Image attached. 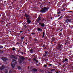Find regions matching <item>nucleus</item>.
I'll use <instances>...</instances> for the list:
<instances>
[{
  "instance_id": "f257e3e1",
  "label": "nucleus",
  "mask_w": 73,
  "mask_h": 73,
  "mask_svg": "<svg viewBox=\"0 0 73 73\" xmlns=\"http://www.w3.org/2000/svg\"><path fill=\"white\" fill-rule=\"evenodd\" d=\"M49 9V7H44L42 9V10L40 11L42 13H45L46 12H47L48 11V9Z\"/></svg>"
},
{
  "instance_id": "f03ea898",
  "label": "nucleus",
  "mask_w": 73,
  "mask_h": 73,
  "mask_svg": "<svg viewBox=\"0 0 73 73\" xmlns=\"http://www.w3.org/2000/svg\"><path fill=\"white\" fill-rule=\"evenodd\" d=\"M17 62L15 60L13 59L12 60V62L11 64V66L12 68H15V65L17 64Z\"/></svg>"
},
{
  "instance_id": "7ed1b4c3",
  "label": "nucleus",
  "mask_w": 73,
  "mask_h": 73,
  "mask_svg": "<svg viewBox=\"0 0 73 73\" xmlns=\"http://www.w3.org/2000/svg\"><path fill=\"white\" fill-rule=\"evenodd\" d=\"M20 59L19 60V63H21L24 60H25V58L23 56H21L20 57Z\"/></svg>"
},
{
  "instance_id": "20e7f679",
  "label": "nucleus",
  "mask_w": 73,
  "mask_h": 73,
  "mask_svg": "<svg viewBox=\"0 0 73 73\" xmlns=\"http://www.w3.org/2000/svg\"><path fill=\"white\" fill-rule=\"evenodd\" d=\"M62 45L61 44H58L57 45V46L56 47V49H60L61 50V46Z\"/></svg>"
},
{
  "instance_id": "39448f33",
  "label": "nucleus",
  "mask_w": 73,
  "mask_h": 73,
  "mask_svg": "<svg viewBox=\"0 0 73 73\" xmlns=\"http://www.w3.org/2000/svg\"><path fill=\"white\" fill-rule=\"evenodd\" d=\"M70 21H71V19H70L65 20V21L67 23H70Z\"/></svg>"
},
{
  "instance_id": "423d86ee",
  "label": "nucleus",
  "mask_w": 73,
  "mask_h": 73,
  "mask_svg": "<svg viewBox=\"0 0 73 73\" xmlns=\"http://www.w3.org/2000/svg\"><path fill=\"white\" fill-rule=\"evenodd\" d=\"M5 66L4 65H2L0 69L1 70H3L4 68H5Z\"/></svg>"
},
{
  "instance_id": "0eeeda50",
  "label": "nucleus",
  "mask_w": 73,
  "mask_h": 73,
  "mask_svg": "<svg viewBox=\"0 0 73 73\" xmlns=\"http://www.w3.org/2000/svg\"><path fill=\"white\" fill-rule=\"evenodd\" d=\"M11 56L12 58H15V59H17V58L14 55H11Z\"/></svg>"
},
{
  "instance_id": "6e6552de",
  "label": "nucleus",
  "mask_w": 73,
  "mask_h": 73,
  "mask_svg": "<svg viewBox=\"0 0 73 73\" xmlns=\"http://www.w3.org/2000/svg\"><path fill=\"white\" fill-rule=\"evenodd\" d=\"M1 59L3 60V61H5V60H7V58H2Z\"/></svg>"
},
{
  "instance_id": "1a4fd4ad",
  "label": "nucleus",
  "mask_w": 73,
  "mask_h": 73,
  "mask_svg": "<svg viewBox=\"0 0 73 73\" xmlns=\"http://www.w3.org/2000/svg\"><path fill=\"white\" fill-rule=\"evenodd\" d=\"M40 20H41V17H39L36 20V21H37V22H38V21H39Z\"/></svg>"
},
{
  "instance_id": "9d476101",
  "label": "nucleus",
  "mask_w": 73,
  "mask_h": 73,
  "mask_svg": "<svg viewBox=\"0 0 73 73\" xmlns=\"http://www.w3.org/2000/svg\"><path fill=\"white\" fill-rule=\"evenodd\" d=\"M25 15L27 18V17H29V15L27 14V13L25 14Z\"/></svg>"
},
{
  "instance_id": "9b49d317",
  "label": "nucleus",
  "mask_w": 73,
  "mask_h": 73,
  "mask_svg": "<svg viewBox=\"0 0 73 73\" xmlns=\"http://www.w3.org/2000/svg\"><path fill=\"white\" fill-rule=\"evenodd\" d=\"M27 23H30L31 22V21H30L29 20V19L27 18Z\"/></svg>"
},
{
  "instance_id": "f8f14e48",
  "label": "nucleus",
  "mask_w": 73,
  "mask_h": 73,
  "mask_svg": "<svg viewBox=\"0 0 73 73\" xmlns=\"http://www.w3.org/2000/svg\"><path fill=\"white\" fill-rule=\"evenodd\" d=\"M38 31H41V32H42V30L40 28H38Z\"/></svg>"
},
{
  "instance_id": "ddd939ff",
  "label": "nucleus",
  "mask_w": 73,
  "mask_h": 73,
  "mask_svg": "<svg viewBox=\"0 0 73 73\" xmlns=\"http://www.w3.org/2000/svg\"><path fill=\"white\" fill-rule=\"evenodd\" d=\"M41 27H44L45 26V24H44V23H42L41 24Z\"/></svg>"
},
{
  "instance_id": "4468645a",
  "label": "nucleus",
  "mask_w": 73,
  "mask_h": 73,
  "mask_svg": "<svg viewBox=\"0 0 73 73\" xmlns=\"http://www.w3.org/2000/svg\"><path fill=\"white\" fill-rule=\"evenodd\" d=\"M33 70H34V71H35V72H37V70H37V69L34 68L33 69Z\"/></svg>"
},
{
  "instance_id": "2eb2a0df",
  "label": "nucleus",
  "mask_w": 73,
  "mask_h": 73,
  "mask_svg": "<svg viewBox=\"0 0 73 73\" xmlns=\"http://www.w3.org/2000/svg\"><path fill=\"white\" fill-rule=\"evenodd\" d=\"M8 73V70H5V73Z\"/></svg>"
},
{
  "instance_id": "dca6fc26",
  "label": "nucleus",
  "mask_w": 73,
  "mask_h": 73,
  "mask_svg": "<svg viewBox=\"0 0 73 73\" xmlns=\"http://www.w3.org/2000/svg\"><path fill=\"white\" fill-rule=\"evenodd\" d=\"M4 48V47L3 46H0V49H1L2 48Z\"/></svg>"
},
{
  "instance_id": "f3484780",
  "label": "nucleus",
  "mask_w": 73,
  "mask_h": 73,
  "mask_svg": "<svg viewBox=\"0 0 73 73\" xmlns=\"http://www.w3.org/2000/svg\"><path fill=\"white\" fill-rule=\"evenodd\" d=\"M52 41H54L55 40L54 38L53 37V38H52Z\"/></svg>"
},
{
  "instance_id": "a211bd4d",
  "label": "nucleus",
  "mask_w": 73,
  "mask_h": 73,
  "mask_svg": "<svg viewBox=\"0 0 73 73\" xmlns=\"http://www.w3.org/2000/svg\"><path fill=\"white\" fill-rule=\"evenodd\" d=\"M30 51L31 52H33V49H31V50H30Z\"/></svg>"
},
{
  "instance_id": "6ab92c4d",
  "label": "nucleus",
  "mask_w": 73,
  "mask_h": 73,
  "mask_svg": "<svg viewBox=\"0 0 73 73\" xmlns=\"http://www.w3.org/2000/svg\"><path fill=\"white\" fill-rule=\"evenodd\" d=\"M12 70H11L9 71V73H12Z\"/></svg>"
},
{
  "instance_id": "aec40b11",
  "label": "nucleus",
  "mask_w": 73,
  "mask_h": 73,
  "mask_svg": "<svg viewBox=\"0 0 73 73\" xmlns=\"http://www.w3.org/2000/svg\"><path fill=\"white\" fill-rule=\"evenodd\" d=\"M24 37H21V39L22 40H23V39H24Z\"/></svg>"
},
{
  "instance_id": "412c9836",
  "label": "nucleus",
  "mask_w": 73,
  "mask_h": 73,
  "mask_svg": "<svg viewBox=\"0 0 73 73\" xmlns=\"http://www.w3.org/2000/svg\"><path fill=\"white\" fill-rule=\"evenodd\" d=\"M18 68V69H21V67L20 66H19Z\"/></svg>"
},
{
  "instance_id": "4be33fe9",
  "label": "nucleus",
  "mask_w": 73,
  "mask_h": 73,
  "mask_svg": "<svg viewBox=\"0 0 73 73\" xmlns=\"http://www.w3.org/2000/svg\"><path fill=\"white\" fill-rule=\"evenodd\" d=\"M44 54H45V55H44V56H46V54H47V52H45L44 53Z\"/></svg>"
},
{
  "instance_id": "5701e85b",
  "label": "nucleus",
  "mask_w": 73,
  "mask_h": 73,
  "mask_svg": "<svg viewBox=\"0 0 73 73\" xmlns=\"http://www.w3.org/2000/svg\"><path fill=\"white\" fill-rule=\"evenodd\" d=\"M62 16H61L59 18H58V20H60V19H61V18H62Z\"/></svg>"
},
{
  "instance_id": "b1692460",
  "label": "nucleus",
  "mask_w": 73,
  "mask_h": 73,
  "mask_svg": "<svg viewBox=\"0 0 73 73\" xmlns=\"http://www.w3.org/2000/svg\"><path fill=\"white\" fill-rule=\"evenodd\" d=\"M65 61H68V59L65 58Z\"/></svg>"
},
{
  "instance_id": "393cba45",
  "label": "nucleus",
  "mask_w": 73,
  "mask_h": 73,
  "mask_svg": "<svg viewBox=\"0 0 73 73\" xmlns=\"http://www.w3.org/2000/svg\"><path fill=\"white\" fill-rule=\"evenodd\" d=\"M62 35V34H61V33H59V35L60 36H61Z\"/></svg>"
},
{
  "instance_id": "a878e982",
  "label": "nucleus",
  "mask_w": 73,
  "mask_h": 73,
  "mask_svg": "<svg viewBox=\"0 0 73 73\" xmlns=\"http://www.w3.org/2000/svg\"><path fill=\"white\" fill-rule=\"evenodd\" d=\"M0 52H1V53H3V51L2 50H0Z\"/></svg>"
},
{
  "instance_id": "bb28decb",
  "label": "nucleus",
  "mask_w": 73,
  "mask_h": 73,
  "mask_svg": "<svg viewBox=\"0 0 73 73\" xmlns=\"http://www.w3.org/2000/svg\"><path fill=\"white\" fill-rule=\"evenodd\" d=\"M34 60H35V61L36 62H38V61L36 60L35 59H34Z\"/></svg>"
},
{
  "instance_id": "cd10ccee",
  "label": "nucleus",
  "mask_w": 73,
  "mask_h": 73,
  "mask_svg": "<svg viewBox=\"0 0 73 73\" xmlns=\"http://www.w3.org/2000/svg\"><path fill=\"white\" fill-rule=\"evenodd\" d=\"M44 60L45 61H48V59H45Z\"/></svg>"
},
{
  "instance_id": "c85d7f7f",
  "label": "nucleus",
  "mask_w": 73,
  "mask_h": 73,
  "mask_svg": "<svg viewBox=\"0 0 73 73\" xmlns=\"http://www.w3.org/2000/svg\"><path fill=\"white\" fill-rule=\"evenodd\" d=\"M13 50H15V48H13Z\"/></svg>"
},
{
  "instance_id": "c756f323",
  "label": "nucleus",
  "mask_w": 73,
  "mask_h": 73,
  "mask_svg": "<svg viewBox=\"0 0 73 73\" xmlns=\"http://www.w3.org/2000/svg\"><path fill=\"white\" fill-rule=\"evenodd\" d=\"M43 35H45V32H43Z\"/></svg>"
},
{
  "instance_id": "7c9ffc66",
  "label": "nucleus",
  "mask_w": 73,
  "mask_h": 73,
  "mask_svg": "<svg viewBox=\"0 0 73 73\" xmlns=\"http://www.w3.org/2000/svg\"><path fill=\"white\" fill-rule=\"evenodd\" d=\"M48 65L49 66H52V64H49Z\"/></svg>"
},
{
  "instance_id": "2f4dec72",
  "label": "nucleus",
  "mask_w": 73,
  "mask_h": 73,
  "mask_svg": "<svg viewBox=\"0 0 73 73\" xmlns=\"http://www.w3.org/2000/svg\"><path fill=\"white\" fill-rule=\"evenodd\" d=\"M24 27H25V28H27V26H26V25H24Z\"/></svg>"
},
{
  "instance_id": "473e14b6",
  "label": "nucleus",
  "mask_w": 73,
  "mask_h": 73,
  "mask_svg": "<svg viewBox=\"0 0 73 73\" xmlns=\"http://www.w3.org/2000/svg\"><path fill=\"white\" fill-rule=\"evenodd\" d=\"M69 16H66V17H67V18H68L69 19V18H70V17H69Z\"/></svg>"
},
{
  "instance_id": "72a5a7b5",
  "label": "nucleus",
  "mask_w": 73,
  "mask_h": 73,
  "mask_svg": "<svg viewBox=\"0 0 73 73\" xmlns=\"http://www.w3.org/2000/svg\"><path fill=\"white\" fill-rule=\"evenodd\" d=\"M44 66L45 67H47V66L46 65H44Z\"/></svg>"
},
{
  "instance_id": "f704fd0d",
  "label": "nucleus",
  "mask_w": 73,
  "mask_h": 73,
  "mask_svg": "<svg viewBox=\"0 0 73 73\" xmlns=\"http://www.w3.org/2000/svg\"><path fill=\"white\" fill-rule=\"evenodd\" d=\"M68 12H72V11H68Z\"/></svg>"
},
{
  "instance_id": "c9c22d12",
  "label": "nucleus",
  "mask_w": 73,
  "mask_h": 73,
  "mask_svg": "<svg viewBox=\"0 0 73 73\" xmlns=\"http://www.w3.org/2000/svg\"><path fill=\"white\" fill-rule=\"evenodd\" d=\"M60 13H61L60 12H58L57 13L58 14H60Z\"/></svg>"
},
{
  "instance_id": "e433bc0d",
  "label": "nucleus",
  "mask_w": 73,
  "mask_h": 73,
  "mask_svg": "<svg viewBox=\"0 0 73 73\" xmlns=\"http://www.w3.org/2000/svg\"><path fill=\"white\" fill-rule=\"evenodd\" d=\"M35 41H37V39H35Z\"/></svg>"
},
{
  "instance_id": "4c0bfd02",
  "label": "nucleus",
  "mask_w": 73,
  "mask_h": 73,
  "mask_svg": "<svg viewBox=\"0 0 73 73\" xmlns=\"http://www.w3.org/2000/svg\"><path fill=\"white\" fill-rule=\"evenodd\" d=\"M55 70V69H53L52 70Z\"/></svg>"
},
{
  "instance_id": "58836bf2",
  "label": "nucleus",
  "mask_w": 73,
  "mask_h": 73,
  "mask_svg": "<svg viewBox=\"0 0 73 73\" xmlns=\"http://www.w3.org/2000/svg\"><path fill=\"white\" fill-rule=\"evenodd\" d=\"M65 66V65L64 64L63 65V67H64Z\"/></svg>"
},
{
  "instance_id": "ea45409f",
  "label": "nucleus",
  "mask_w": 73,
  "mask_h": 73,
  "mask_svg": "<svg viewBox=\"0 0 73 73\" xmlns=\"http://www.w3.org/2000/svg\"><path fill=\"white\" fill-rule=\"evenodd\" d=\"M40 71H41V72H43V71H42V70H40Z\"/></svg>"
},
{
  "instance_id": "a19ab883",
  "label": "nucleus",
  "mask_w": 73,
  "mask_h": 73,
  "mask_svg": "<svg viewBox=\"0 0 73 73\" xmlns=\"http://www.w3.org/2000/svg\"><path fill=\"white\" fill-rule=\"evenodd\" d=\"M23 31H20V33H21V32H23Z\"/></svg>"
},
{
  "instance_id": "79ce46f5",
  "label": "nucleus",
  "mask_w": 73,
  "mask_h": 73,
  "mask_svg": "<svg viewBox=\"0 0 73 73\" xmlns=\"http://www.w3.org/2000/svg\"><path fill=\"white\" fill-rule=\"evenodd\" d=\"M44 35H43V36H42V37H44Z\"/></svg>"
},
{
  "instance_id": "37998d69",
  "label": "nucleus",
  "mask_w": 73,
  "mask_h": 73,
  "mask_svg": "<svg viewBox=\"0 0 73 73\" xmlns=\"http://www.w3.org/2000/svg\"><path fill=\"white\" fill-rule=\"evenodd\" d=\"M62 62H65V61L63 60V61H62Z\"/></svg>"
},
{
  "instance_id": "c03bdc74",
  "label": "nucleus",
  "mask_w": 73,
  "mask_h": 73,
  "mask_svg": "<svg viewBox=\"0 0 73 73\" xmlns=\"http://www.w3.org/2000/svg\"><path fill=\"white\" fill-rule=\"evenodd\" d=\"M56 72V73H58V72Z\"/></svg>"
},
{
  "instance_id": "a18cd8bd",
  "label": "nucleus",
  "mask_w": 73,
  "mask_h": 73,
  "mask_svg": "<svg viewBox=\"0 0 73 73\" xmlns=\"http://www.w3.org/2000/svg\"><path fill=\"white\" fill-rule=\"evenodd\" d=\"M39 25H40V24H41V23H39Z\"/></svg>"
},
{
  "instance_id": "49530a36",
  "label": "nucleus",
  "mask_w": 73,
  "mask_h": 73,
  "mask_svg": "<svg viewBox=\"0 0 73 73\" xmlns=\"http://www.w3.org/2000/svg\"><path fill=\"white\" fill-rule=\"evenodd\" d=\"M63 61H64V62H65V60H64Z\"/></svg>"
},
{
  "instance_id": "de8ad7c7",
  "label": "nucleus",
  "mask_w": 73,
  "mask_h": 73,
  "mask_svg": "<svg viewBox=\"0 0 73 73\" xmlns=\"http://www.w3.org/2000/svg\"><path fill=\"white\" fill-rule=\"evenodd\" d=\"M43 20H45V19H43Z\"/></svg>"
},
{
  "instance_id": "09e8293b",
  "label": "nucleus",
  "mask_w": 73,
  "mask_h": 73,
  "mask_svg": "<svg viewBox=\"0 0 73 73\" xmlns=\"http://www.w3.org/2000/svg\"><path fill=\"white\" fill-rule=\"evenodd\" d=\"M25 44H26V45L27 44V43H25Z\"/></svg>"
},
{
  "instance_id": "8fccbe9b",
  "label": "nucleus",
  "mask_w": 73,
  "mask_h": 73,
  "mask_svg": "<svg viewBox=\"0 0 73 73\" xmlns=\"http://www.w3.org/2000/svg\"><path fill=\"white\" fill-rule=\"evenodd\" d=\"M62 30H60V31H62Z\"/></svg>"
},
{
  "instance_id": "3c124183",
  "label": "nucleus",
  "mask_w": 73,
  "mask_h": 73,
  "mask_svg": "<svg viewBox=\"0 0 73 73\" xmlns=\"http://www.w3.org/2000/svg\"><path fill=\"white\" fill-rule=\"evenodd\" d=\"M37 65V66H38V64H37V65Z\"/></svg>"
},
{
  "instance_id": "603ef678",
  "label": "nucleus",
  "mask_w": 73,
  "mask_h": 73,
  "mask_svg": "<svg viewBox=\"0 0 73 73\" xmlns=\"http://www.w3.org/2000/svg\"><path fill=\"white\" fill-rule=\"evenodd\" d=\"M51 19H52V18H51Z\"/></svg>"
},
{
  "instance_id": "864d4df0",
  "label": "nucleus",
  "mask_w": 73,
  "mask_h": 73,
  "mask_svg": "<svg viewBox=\"0 0 73 73\" xmlns=\"http://www.w3.org/2000/svg\"><path fill=\"white\" fill-rule=\"evenodd\" d=\"M66 43H65V45H66Z\"/></svg>"
},
{
  "instance_id": "5fc2aeb1",
  "label": "nucleus",
  "mask_w": 73,
  "mask_h": 73,
  "mask_svg": "<svg viewBox=\"0 0 73 73\" xmlns=\"http://www.w3.org/2000/svg\"><path fill=\"white\" fill-rule=\"evenodd\" d=\"M66 1H68V0H66Z\"/></svg>"
},
{
  "instance_id": "6e6d98bb",
  "label": "nucleus",
  "mask_w": 73,
  "mask_h": 73,
  "mask_svg": "<svg viewBox=\"0 0 73 73\" xmlns=\"http://www.w3.org/2000/svg\"><path fill=\"white\" fill-rule=\"evenodd\" d=\"M69 27H70V25H69Z\"/></svg>"
},
{
  "instance_id": "4d7b16f0",
  "label": "nucleus",
  "mask_w": 73,
  "mask_h": 73,
  "mask_svg": "<svg viewBox=\"0 0 73 73\" xmlns=\"http://www.w3.org/2000/svg\"><path fill=\"white\" fill-rule=\"evenodd\" d=\"M22 54H23V53L22 52Z\"/></svg>"
},
{
  "instance_id": "13d9d810",
  "label": "nucleus",
  "mask_w": 73,
  "mask_h": 73,
  "mask_svg": "<svg viewBox=\"0 0 73 73\" xmlns=\"http://www.w3.org/2000/svg\"><path fill=\"white\" fill-rule=\"evenodd\" d=\"M69 38V37H68L67 38Z\"/></svg>"
},
{
  "instance_id": "bf43d9fd",
  "label": "nucleus",
  "mask_w": 73,
  "mask_h": 73,
  "mask_svg": "<svg viewBox=\"0 0 73 73\" xmlns=\"http://www.w3.org/2000/svg\"><path fill=\"white\" fill-rule=\"evenodd\" d=\"M28 31H29V30H28Z\"/></svg>"
},
{
  "instance_id": "052dcab7",
  "label": "nucleus",
  "mask_w": 73,
  "mask_h": 73,
  "mask_svg": "<svg viewBox=\"0 0 73 73\" xmlns=\"http://www.w3.org/2000/svg\"><path fill=\"white\" fill-rule=\"evenodd\" d=\"M62 11H63V10H62Z\"/></svg>"
},
{
  "instance_id": "680f3d73",
  "label": "nucleus",
  "mask_w": 73,
  "mask_h": 73,
  "mask_svg": "<svg viewBox=\"0 0 73 73\" xmlns=\"http://www.w3.org/2000/svg\"><path fill=\"white\" fill-rule=\"evenodd\" d=\"M72 1H73V0H72Z\"/></svg>"
}]
</instances>
